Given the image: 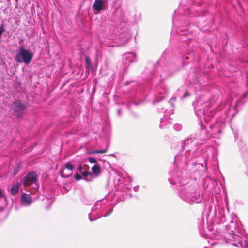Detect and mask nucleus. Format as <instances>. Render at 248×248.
<instances>
[{
	"mask_svg": "<svg viewBox=\"0 0 248 248\" xmlns=\"http://www.w3.org/2000/svg\"><path fill=\"white\" fill-rule=\"evenodd\" d=\"M166 119H167V118H163L161 119V120H160L161 124L159 125V126L161 128H162L164 127V125L163 123L165 122V121L166 120Z\"/></svg>",
	"mask_w": 248,
	"mask_h": 248,
	"instance_id": "nucleus-21",
	"label": "nucleus"
},
{
	"mask_svg": "<svg viewBox=\"0 0 248 248\" xmlns=\"http://www.w3.org/2000/svg\"><path fill=\"white\" fill-rule=\"evenodd\" d=\"M85 165H84L83 167L81 165H79L78 167V170L79 172L84 177L87 176L88 175H91V173L89 171H86L84 169Z\"/></svg>",
	"mask_w": 248,
	"mask_h": 248,
	"instance_id": "nucleus-14",
	"label": "nucleus"
},
{
	"mask_svg": "<svg viewBox=\"0 0 248 248\" xmlns=\"http://www.w3.org/2000/svg\"><path fill=\"white\" fill-rule=\"evenodd\" d=\"M220 243V242H213L212 245H215V244H219Z\"/></svg>",
	"mask_w": 248,
	"mask_h": 248,
	"instance_id": "nucleus-34",
	"label": "nucleus"
},
{
	"mask_svg": "<svg viewBox=\"0 0 248 248\" xmlns=\"http://www.w3.org/2000/svg\"><path fill=\"white\" fill-rule=\"evenodd\" d=\"M3 197V194L2 193V192L0 190V198H2Z\"/></svg>",
	"mask_w": 248,
	"mask_h": 248,
	"instance_id": "nucleus-33",
	"label": "nucleus"
},
{
	"mask_svg": "<svg viewBox=\"0 0 248 248\" xmlns=\"http://www.w3.org/2000/svg\"><path fill=\"white\" fill-rule=\"evenodd\" d=\"M85 61H86V62L87 63V64L88 65L91 66V60H90V58L89 57H86L85 58Z\"/></svg>",
	"mask_w": 248,
	"mask_h": 248,
	"instance_id": "nucleus-24",
	"label": "nucleus"
},
{
	"mask_svg": "<svg viewBox=\"0 0 248 248\" xmlns=\"http://www.w3.org/2000/svg\"><path fill=\"white\" fill-rule=\"evenodd\" d=\"M138 187H135L134 188V190H135V191H136L138 190Z\"/></svg>",
	"mask_w": 248,
	"mask_h": 248,
	"instance_id": "nucleus-35",
	"label": "nucleus"
},
{
	"mask_svg": "<svg viewBox=\"0 0 248 248\" xmlns=\"http://www.w3.org/2000/svg\"><path fill=\"white\" fill-rule=\"evenodd\" d=\"M74 178L76 180H79L81 179V177L78 173L75 175Z\"/></svg>",
	"mask_w": 248,
	"mask_h": 248,
	"instance_id": "nucleus-26",
	"label": "nucleus"
},
{
	"mask_svg": "<svg viewBox=\"0 0 248 248\" xmlns=\"http://www.w3.org/2000/svg\"><path fill=\"white\" fill-rule=\"evenodd\" d=\"M12 107L13 108H25L24 104H22L19 100L15 101L13 103Z\"/></svg>",
	"mask_w": 248,
	"mask_h": 248,
	"instance_id": "nucleus-15",
	"label": "nucleus"
},
{
	"mask_svg": "<svg viewBox=\"0 0 248 248\" xmlns=\"http://www.w3.org/2000/svg\"><path fill=\"white\" fill-rule=\"evenodd\" d=\"M220 221H225V217L224 216L221 215V216L220 217Z\"/></svg>",
	"mask_w": 248,
	"mask_h": 248,
	"instance_id": "nucleus-28",
	"label": "nucleus"
},
{
	"mask_svg": "<svg viewBox=\"0 0 248 248\" xmlns=\"http://www.w3.org/2000/svg\"><path fill=\"white\" fill-rule=\"evenodd\" d=\"M210 137L207 130L205 128L202 129L200 132L195 135L194 137H188L182 143V147L183 149H185L186 146H189V148L186 151L188 152L190 149H194L197 145L202 144L207 139Z\"/></svg>",
	"mask_w": 248,
	"mask_h": 248,
	"instance_id": "nucleus-1",
	"label": "nucleus"
},
{
	"mask_svg": "<svg viewBox=\"0 0 248 248\" xmlns=\"http://www.w3.org/2000/svg\"><path fill=\"white\" fill-rule=\"evenodd\" d=\"M19 50L15 58L16 61L21 62L22 60L25 64H29L33 58V54L25 49L23 46H20Z\"/></svg>",
	"mask_w": 248,
	"mask_h": 248,
	"instance_id": "nucleus-4",
	"label": "nucleus"
},
{
	"mask_svg": "<svg viewBox=\"0 0 248 248\" xmlns=\"http://www.w3.org/2000/svg\"><path fill=\"white\" fill-rule=\"evenodd\" d=\"M21 202L24 206H29L32 203V199L31 195L29 194L22 193L21 196Z\"/></svg>",
	"mask_w": 248,
	"mask_h": 248,
	"instance_id": "nucleus-9",
	"label": "nucleus"
},
{
	"mask_svg": "<svg viewBox=\"0 0 248 248\" xmlns=\"http://www.w3.org/2000/svg\"><path fill=\"white\" fill-rule=\"evenodd\" d=\"M37 174L35 172H30L23 179V185L25 188L31 186L33 189H36L37 185L36 183Z\"/></svg>",
	"mask_w": 248,
	"mask_h": 248,
	"instance_id": "nucleus-5",
	"label": "nucleus"
},
{
	"mask_svg": "<svg viewBox=\"0 0 248 248\" xmlns=\"http://www.w3.org/2000/svg\"><path fill=\"white\" fill-rule=\"evenodd\" d=\"M88 160L91 163H96L97 162L96 160L94 157H89Z\"/></svg>",
	"mask_w": 248,
	"mask_h": 248,
	"instance_id": "nucleus-23",
	"label": "nucleus"
},
{
	"mask_svg": "<svg viewBox=\"0 0 248 248\" xmlns=\"http://www.w3.org/2000/svg\"><path fill=\"white\" fill-rule=\"evenodd\" d=\"M180 196L182 199L188 203H200L202 197L199 193H197L192 188H184L180 191Z\"/></svg>",
	"mask_w": 248,
	"mask_h": 248,
	"instance_id": "nucleus-2",
	"label": "nucleus"
},
{
	"mask_svg": "<svg viewBox=\"0 0 248 248\" xmlns=\"http://www.w3.org/2000/svg\"><path fill=\"white\" fill-rule=\"evenodd\" d=\"M246 175L248 177V165L247 166V169H246Z\"/></svg>",
	"mask_w": 248,
	"mask_h": 248,
	"instance_id": "nucleus-30",
	"label": "nucleus"
},
{
	"mask_svg": "<svg viewBox=\"0 0 248 248\" xmlns=\"http://www.w3.org/2000/svg\"><path fill=\"white\" fill-rule=\"evenodd\" d=\"M229 241L232 242V245L234 246H238L239 244L242 247H243V243L241 240V238L239 236L233 233H230L227 237Z\"/></svg>",
	"mask_w": 248,
	"mask_h": 248,
	"instance_id": "nucleus-8",
	"label": "nucleus"
},
{
	"mask_svg": "<svg viewBox=\"0 0 248 248\" xmlns=\"http://www.w3.org/2000/svg\"><path fill=\"white\" fill-rule=\"evenodd\" d=\"M14 115L18 119H20L24 113L23 109H14Z\"/></svg>",
	"mask_w": 248,
	"mask_h": 248,
	"instance_id": "nucleus-16",
	"label": "nucleus"
},
{
	"mask_svg": "<svg viewBox=\"0 0 248 248\" xmlns=\"http://www.w3.org/2000/svg\"><path fill=\"white\" fill-rule=\"evenodd\" d=\"M101 208V205L99 203H96L93 207L92 209V211L90 214H89V218L90 221H93V219L91 217L92 215H93L95 212L99 210Z\"/></svg>",
	"mask_w": 248,
	"mask_h": 248,
	"instance_id": "nucleus-12",
	"label": "nucleus"
},
{
	"mask_svg": "<svg viewBox=\"0 0 248 248\" xmlns=\"http://www.w3.org/2000/svg\"><path fill=\"white\" fill-rule=\"evenodd\" d=\"M245 245L247 248H248V244L245 242Z\"/></svg>",
	"mask_w": 248,
	"mask_h": 248,
	"instance_id": "nucleus-36",
	"label": "nucleus"
},
{
	"mask_svg": "<svg viewBox=\"0 0 248 248\" xmlns=\"http://www.w3.org/2000/svg\"><path fill=\"white\" fill-rule=\"evenodd\" d=\"M173 128L176 131H180L182 129V125L179 124H175Z\"/></svg>",
	"mask_w": 248,
	"mask_h": 248,
	"instance_id": "nucleus-19",
	"label": "nucleus"
},
{
	"mask_svg": "<svg viewBox=\"0 0 248 248\" xmlns=\"http://www.w3.org/2000/svg\"><path fill=\"white\" fill-rule=\"evenodd\" d=\"M227 228L232 232H233V229L235 230L236 228V225L235 223L234 222L233 220H232L230 223L227 226Z\"/></svg>",
	"mask_w": 248,
	"mask_h": 248,
	"instance_id": "nucleus-17",
	"label": "nucleus"
},
{
	"mask_svg": "<svg viewBox=\"0 0 248 248\" xmlns=\"http://www.w3.org/2000/svg\"><path fill=\"white\" fill-rule=\"evenodd\" d=\"M238 145L241 148V149L242 148H244V150H245L246 148H245V146H246V145L244 143H243L241 140H239L238 142Z\"/></svg>",
	"mask_w": 248,
	"mask_h": 248,
	"instance_id": "nucleus-20",
	"label": "nucleus"
},
{
	"mask_svg": "<svg viewBox=\"0 0 248 248\" xmlns=\"http://www.w3.org/2000/svg\"><path fill=\"white\" fill-rule=\"evenodd\" d=\"M195 113L200 118L201 122L204 121L207 123L214 114L215 111L214 109H196Z\"/></svg>",
	"mask_w": 248,
	"mask_h": 248,
	"instance_id": "nucleus-6",
	"label": "nucleus"
},
{
	"mask_svg": "<svg viewBox=\"0 0 248 248\" xmlns=\"http://www.w3.org/2000/svg\"><path fill=\"white\" fill-rule=\"evenodd\" d=\"M169 181H170V183L171 184H175L176 183L175 182H172L170 179H169Z\"/></svg>",
	"mask_w": 248,
	"mask_h": 248,
	"instance_id": "nucleus-32",
	"label": "nucleus"
},
{
	"mask_svg": "<svg viewBox=\"0 0 248 248\" xmlns=\"http://www.w3.org/2000/svg\"><path fill=\"white\" fill-rule=\"evenodd\" d=\"M222 120L217 121L215 124L210 125L208 132L209 133L211 137L219 139L222 133L223 128L225 127L224 118Z\"/></svg>",
	"mask_w": 248,
	"mask_h": 248,
	"instance_id": "nucleus-3",
	"label": "nucleus"
},
{
	"mask_svg": "<svg viewBox=\"0 0 248 248\" xmlns=\"http://www.w3.org/2000/svg\"><path fill=\"white\" fill-rule=\"evenodd\" d=\"M20 184L16 183L14 184L11 188H8V191L12 195H15L19 190Z\"/></svg>",
	"mask_w": 248,
	"mask_h": 248,
	"instance_id": "nucleus-11",
	"label": "nucleus"
},
{
	"mask_svg": "<svg viewBox=\"0 0 248 248\" xmlns=\"http://www.w3.org/2000/svg\"><path fill=\"white\" fill-rule=\"evenodd\" d=\"M204 248H208L205 247H204Z\"/></svg>",
	"mask_w": 248,
	"mask_h": 248,
	"instance_id": "nucleus-37",
	"label": "nucleus"
},
{
	"mask_svg": "<svg viewBox=\"0 0 248 248\" xmlns=\"http://www.w3.org/2000/svg\"><path fill=\"white\" fill-rule=\"evenodd\" d=\"M121 109H118L117 110V113L119 116H120L121 114Z\"/></svg>",
	"mask_w": 248,
	"mask_h": 248,
	"instance_id": "nucleus-31",
	"label": "nucleus"
},
{
	"mask_svg": "<svg viewBox=\"0 0 248 248\" xmlns=\"http://www.w3.org/2000/svg\"><path fill=\"white\" fill-rule=\"evenodd\" d=\"M179 155H176V156L175 157V162H176V161H178V160L179 159Z\"/></svg>",
	"mask_w": 248,
	"mask_h": 248,
	"instance_id": "nucleus-29",
	"label": "nucleus"
},
{
	"mask_svg": "<svg viewBox=\"0 0 248 248\" xmlns=\"http://www.w3.org/2000/svg\"><path fill=\"white\" fill-rule=\"evenodd\" d=\"M175 101H176V99H173V98H172L170 100V101H169V103L171 104V107H175V105H174V103L175 102Z\"/></svg>",
	"mask_w": 248,
	"mask_h": 248,
	"instance_id": "nucleus-22",
	"label": "nucleus"
},
{
	"mask_svg": "<svg viewBox=\"0 0 248 248\" xmlns=\"http://www.w3.org/2000/svg\"><path fill=\"white\" fill-rule=\"evenodd\" d=\"M73 165L67 162L64 167H61L60 174L62 177H68L72 175L73 172Z\"/></svg>",
	"mask_w": 248,
	"mask_h": 248,
	"instance_id": "nucleus-7",
	"label": "nucleus"
},
{
	"mask_svg": "<svg viewBox=\"0 0 248 248\" xmlns=\"http://www.w3.org/2000/svg\"><path fill=\"white\" fill-rule=\"evenodd\" d=\"M106 0H95L93 5L94 8L97 11H100L103 9V4L106 2Z\"/></svg>",
	"mask_w": 248,
	"mask_h": 248,
	"instance_id": "nucleus-10",
	"label": "nucleus"
},
{
	"mask_svg": "<svg viewBox=\"0 0 248 248\" xmlns=\"http://www.w3.org/2000/svg\"><path fill=\"white\" fill-rule=\"evenodd\" d=\"M92 172L96 176H98L101 173V168L98 163L95 164L92 167Z\"/></svg>",
	"mask_w": 248,
	"mask_h": 248,
	"instance_id": "nucleus-13",
	"label": "nucleus"
},
{
	"mask_svg": "<svg viewBox=\"0 0 248 248\" xmlns=\"http://www.w3.org/2000/svg\"><path fill=\"white\" fill-rule=\"evenodd\" d=\"M107 149H102V150H95V151H92V153L94 154H97V153L103 154V153L107 152Z\"/></svg>",
	"mask_w": 248,
	"mask_h": 248,
	"instance_id": "nucleus-18",
	"label": "nucleus"
},
{
	"mask_svg": "<svg viewBox=\"0 0 248 248\" xmlns=\"http://www.w3.org/2000/svg\"><path fill=\"white\" fill-rule=\"evenodd\" d=\"M112 212V210H111L109 213H107L105 215H104L103 216L104 217H107V216H109Z\"/></svg>",
	"mask_w": 248,
	"mask_h": 248,
	"instance_id": "nucleus-27",
	"label": "nucleus"
},
{
	"mask_svg": "<svg viewBox=\"0 0 248 248\" xmlns=\"http://www.w3.org/2000/svg\"><path fill=\"white\" fill-rule=\"evenodd\" d=\"M19 167V165H17V166L15 167V169H14V175H16V174L18 173V172Z\"/></svg>",
	"mask_w": 248,
	"mask_h": 248,
	"instance_id": "nucleus-25",
	"label": "nucleus"
}]
</instances>
